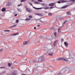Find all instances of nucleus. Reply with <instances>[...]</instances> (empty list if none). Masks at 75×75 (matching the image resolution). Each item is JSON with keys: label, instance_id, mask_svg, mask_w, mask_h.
I'll use <instances>...</instances> for the list:
<instances>
[{"label": "nucleus", "instance_id": "f257e3e1", "mask_svg": "<svg viewBox=\"0 0 75 75\" xmlns=\"http://www.w3.org/2000/svg\"><path fill=\"white\" fill-rule=\"evenodd\" d=\"M62 60H63V61H68V59H65V58L64 57H62Z\"/></svg>", "mask_w": 75, "mask_h": 75}, {"label": "nucleus", "instance_id": "f03ea898", "mask_svg": "<svg viewBox=\"0 0 75 75\" xmlns=\"http://www.w3.org/2000/svg\"><path fill=\"white\" fill-rule=\"evenodd\" d=\"M64 44L65 46L66 47H67L68 46V43H67V42H64Z\"/></svg>", "mask_w": 75, "mask_h": 75}, {"label": "nucleus", "instance_id": "7ed1b4c3", "mask_svg": "<svg viewBox=\"0 0 75 75\" xmlns=\"http://www.w3.org/2000/svg\"><path fill=\"white\" fill-rule=\"evenodd\" d=\"M54 3H52L49 4V6H54Z\"/></svg>", "mask_w": 75, "mask_h": 75}, {"label": "nucleus", "instance_id": "20e7f679", "mask_svg": "<svg viewBox=\"0 0 75 75\" xmlns=\"http://www.w3.org/2000/svg\"><path fill=\"white\" fill-rule=\"evenodd\" d=\"M33 8H35V9H36V10H39L40 9H41V8H37L35 7H34L33 6Z\"/></svg>", "mask_w": 75, "mask_h": 75}, {"label": "nucleus", "instance_id": "39448f33", "mask_svg": "<svg viewBox=\"0 0 75 75\" xmlns=\"http://www.w3.org/2000/svg\"><path fill=\"white\" fill-rule=\"evenodd\" d=\"M18 35V33H16L15 34H11V35H12V36H14L15 35Z\"/></svg>", "mask_w": 75, "mask_h": 75}, {"label": "nucleus", "instance_id": "423d86ee", "mask_svg": "<svg viewBox=\"0 0 75 75\" xmlns=\"http://www.w3.org/2000/svg\"><path fill=\"white\" fill-rule=\"evenodd\" d=\"M28 44V42L27 41H25L24 42L23 44V45H27Z\"/></svg>", "mask_w": 75, "mask_h": 75}, {"label": "nucleus", "instance_id": "0eeeda50", "mask_svg": "<svg viewBox=\"0 0 75 75\" xmlns=\"http://www.w3.org/2000/svg\"><path fill=\"white\" fill-rule=\"evenodd\" d=\"M27 11H29V12H31V10L28 8H27L26 9Z\"/></svg>", "mask_w": 75, "mask_h": 75}, {"label": "nucleus", "instance_id": "6e6552de", "mask_svg": "<svg viewBox=\"0 0 75 75\" xmlns=\"http://www.w3.org/2000/svg\"><path fill=\"white\" fill-rule=\"evenodd\" d=\"M11 65H12V63H8V65L9 66V67H11Z\"/></svg>", "mask_w": 75, "mask_h": 75}, {"label": "nucleus", "instance_id": "1a4fd4ad", "mask_svg": "<svg viewBox=\"0 0 75 75\" xmlns=\"http://www.w3.org/2000/svg\"><path fill=\"white\" fill-rule=\"evenodd\" d=\"M2 11L3 12L5 11H6V8H3L2 9Z\"/></svg>", "mask_w": 75, "mask_h": 75}, {"label": "nucleus", "instance_id": "9d476101", "mask_svg": "<svg viewBox=\"0 0 75 75\" xmlns=\"http://www.w3.org/2000/svg\"><path fill=\"white\" fill-rule=\"evenodd\" d=\"M31 19L30 18H26L25 20V21H29L31 20Z\"/></svg>", "mask_w": 75, "mask_h": 75}, {"label": "nucleus", "instance_id": "9b49d317", "mask_svg": "<svg viewBox=\"0 0 75 75\" xmlns=\"http://www.w3.org/2000/svg\"><path fill=\"white\" fill-rule=\"evenodd\" d=\"M34 3L35 4H40V2H37V1L34 2Z\"/></svg>", "mask_w": 75, "mask_h": 75}, {"label": "nucleus", "instance_id": "f8f14e48", "mask_svg": "<svg viewBox=\"0 0 75 75\" xmlns=\"http://www.w3.org/2000/svg\"><path fill=\"white\" fill-rule=\"evenodd\" d=\"M4 31L5 32H10V30H5Z\"/></svg>", "mask_w": 75, "mask_h": 75}, {"label": "nucleus", "instance_id": "ddd939ff", "mask_svg": "<svg viewBox=\"0 0 75 75\" xmlns=\"http://www.w3.org/2000/svg\"><path fill=\"white\" fill-rule=\"evenodd\" d=\"M56 42H57V41H55L53 44V46H55L56 45V44H57V43H56Z\"/></svg>", "mask_w": 75, "mask_h": 75}, {"label": "nucleus", "instance_id": "4468645a", "mask_svg": "<svg viewBox=\"0 0 75 75\" xmlns=\"http://www.w3.org/2000/svg\"><path fill=\"white\" fill-rule=\"evenodd\" d=\"M12 75H16V71H15L14 72H13L12 74Z\"/></svg>", "mask_w": 75, "mask_h": 75}, {"label": "nucleus", "instance_id": "2eb2a0df", "mask_svg": "<svg viewBox=\"0 0 75 75\" xmlns=\"http://www.w3.org/2000/svg\"><path fill=\"white\" fill-rule=\"evenodd\" d=\"M61 3H65L66 1H65L64 0H62L60 1Z\"/></svg>", "mask_w": 75, "mask_h": 75}, {"label": "nucleus", "instance_id": "dca6fc26", "mask_svg": "<svg viewBox=\"0 0 75 75\" xmlns=\"http://www.w3.org/2000/svg\"><path fill=\"white\" fill-rule=\"evenodd\" d=\"M37 15H38V16H43V15L41 14H40V13H39V14H37Z\"/></svg>", "mask_w": 75, "mask_h": 75}, {"label": "nucleus", "instance_id": "f3484780", "mask_svg": "<svg viewBox=\"0 0 75 75\" xmlns=\"http://www.w3.org/2000/svg\"><path fill=\"white\" fill-rule=\"evenodd\" d=\"M16 26H17V25H15L11 27L10 28H13L14 27H15Z\"/></svg>", "mask_w": 75, "mask_h": 75}, {"label": "nucleus", "instance_id": "a211bd4d", "mask_svg": "<svg viewBox=\"0 0 75 75\" xmlns=\"http://www.w3.org/2000/svg\"><path fill=\"white\" fill-rule=\"evenodd\" d=\"M57 60H58V61H61L62 60V57L58 58L57 59Z\"/></svg>", "mask_w": 75, "mask_h": 75}, {"label": "nucleus", "instance_id": "6ab92c4d", "mask_svg": "<svg viewBox=\"0 0 75 75\" xmlns=\"http://www.w3.org/2000/svg\"><path fill=\"white\" fill-rule=\"evenodd\" d=\"M27 0H21V2H24L25 1Z\"/></svg>", "mask_w": 75, "mask_h": 75}, {"label": "nucleus", "instance_id": "aec40b11", "mask_svg": "<svg viewBox=\"0 0 75 75\" xmlns=\"http://www.w3.org/2000/svg\"><path fill=\"white\" fill-rule=\"evenodd\" d=\"M29 18H32L33 16H29Z\"/></svg>", "mask_w": 75, "mask_h": 75}, {"label": "nucleus", "instance_id": "412c9836", "mask_svg": "<svg viewBox=\"0 0 75 75\" xmlns=\"http://www.w3.org/2000/svg\"><path fill=\"white\" fill-rule=\"evenodd\" d=\"M18 7H20V6H22V4H18Z\"/></svg>", "mask_w": 75, "mask_h": 75}, {"label": "nucleus", "instance_id": "4be33fe9", "mask_svg": "<svg viewBox=\"0 0 75 75\" xmlns=\"http://www.w3.org/2000/svg\"><path fill=\"white\" fill-rule=\"evenodd\" d=\"M38 1L39 2H42V0H38Z\"/></svg>", "mask_w": 75, "mask_h": 75}, {"label": "nucleus", "instance_id": "5701e85b", "mask_svg": "<svg viewBox=\"0 0 75 75\" xmlns=\"http://www.w3.org/2000/svg\"><path fill=\"white\" fill-rule=\"evenodd\" d=\"M57 33L56 32H55L54 33V36H55V37H56V36H57Z\"/></svg>", "mask_w": 75, "mask_h": 75}, {"label": "nucleus", "instance_id": "b1692460", "mask_svg": "<svg viewBox=\"0 0 75 75\" xmlns=\"http://www.w3.org/2000/svg\"><path fill=\"white\" fill-rule=\"evenodd\" d=\"M53 53H52V54H49V55H50V56H51L53 55Z\"/></svg>", "mask_w": 75, "mask_h": 75}, {"label": "nucleus", "instance_id": "393cba45", "mask_svg": "<svg viewBox=\"0 0 75 75\" xmlns=\"http://www.w3.org/2000/svg\"><path fill=\"white\" fill-rule=\"evenodd\" d=\"M7 4L8 6H11V3H8Z\"/></svg>", "mask_w": 75, "mask_h": 75}, {"label": "nucleus", "instance_id": "a878e982", "mask_svg": "<svg viewBox=\"0 0 75 75\" xmlns=\"http://www.w3.org/2000/svg\"><path fill=\"white\" fill-rule=\"evenodd\" d=\"M45 61V59L44 58L42 59V61Z\"/></svg>", "mask_w": 75, "mask_h": 75}, {"label": "nucleus", "instance_id": "bb28decb", "mask_svg": "<svg viewBox=\"0 0 75 75\" xmlns=\"http://www.w3.org/2000/svg\"><path fill=\"white\" fill-rule=\"evenodd\" d=\"M41 4L42 6H45V4H44L42 3Z\"/></svg>", "mask_w": 75, "mask_h": 75}, {"label": "nucleus", "instance_id": "cd10ccee", "mask_svg": "<svg viewBox=\"0 0 75 75\" xmlns=\"http://www.w3.org/2000/svg\"><path fill=\"white\" fill-rule=\"evenodd\" d=\"M67 14L69 15H70V14H71V12H68V13H67Z\"/></svg>", "mask_w": 75, "mask_h": 75}, {"label": "nucleus", "instance_id": "c85d7f7f", "mask_svg": "<svg viewBox=\"0 0 75 75\" xmlns=\"http://www.w3.org/2000/svg\"><path fill=\"white\" fill-rule=\"evenodd\" d=\"M67 6H64L63 8H67Z\"/></svg>", "mask_w": 75, "mask_h": 75}, {"label": "nucleus", "instance_id": "c756f323", "mask_svg": "<svg viewBox=\"0 0 75 75\" xmlns=\"http://www.w3.org/2000/svg\"><path fill=\"white\" fill-rule=\"evenodd\" d=\"M48 15L49 16H52V14H51V13H50L48 14Z\"/></svg>", "mask_w": 75, "mask_h": 75}, {"label": "nucleus", "instance_id": "7c9ffc66", "mask_svg": "<svg viewBox=\"0 0 75 75\" xmlns=\"http://www.w3.org/2000/svg\"><path fill=\"white\" fill-rule=\"evenodd\" d=\"M16 23H18V20H17L16 21Z\"/></svg>", "mask_w": 75, "mask_h": 75}, {"label": "nucleus", "instance_id": "2f4dec72", "mask_svg": "<svg viewBox=\"0 0 75 75\" xmlns=\"http://www.w3.org/2000/svg\"><path fill=\"white\" fill-rule=\"evenodd\" d=\"M61 28H59L58 29V32H59V33H60V32H59V30H61Z\"/></svg>", "mask_w": 75, "mask_h": 75}, {"label": "nucleus", "instance_id": "473e14b6", "mask_svg": "<svg viewBox=\"0 0 75 75\" xmlns=\"http://www.w3.org/2000/svg\"><path fill=\"white\" fill-rule=\"evenodd\" d=\"M28 3L30 4V5H31V6H33V4H32V3H31L30 2H28Z\"/></svg>", "mask_w": 75, "mask_h": 75}, {"label": "nucleus", "instance_id": "72a5a7b5", "mask_svg": "<svg viewBox=\"0 0 75 75\" xmlns=\"http://www.w3.org/2000/svg\"><path fill=\"white\" fill-rule=\"evenodd\" d=\"M48 8H49V7H45L46 9H48Z\"/></svg>", "mask_w": 75, "mask_h": 75}, {"label": "nucleus", "instance_id": "f704fd0d", "mask_svg": "<svg viewBox=\"0 0 75 75\" xmlns=\"http://www.w3.org/2000/svg\"><path fill=\"white\" fill-rule=\"evenodd\" d=\"M18 11H21V10L20 9H18Z\"/></svg>", "mask_w": 75, "mask_h": 75}, {"label": "nucleus", "instance_id": "c9c22d12", "mask_svg": "<svg viewBox=\"0 0 75 75\" xmlns=\"http://www.w3.org/2000/svg\"><path fill=\"white\" fill-rule=\"evenodd\" d=\"M0 68H5V67H0Z\"/></svg>", "mask_w": 75, "mask_h": 75}, {"label": "nucleus", "instance_id": "e433bc0d", "mask_svg": "<svg viewBox=\"0 0 75 75\" xmlns=\"http://www.w3.org/2000/svg\"><path fill=\"white\" fill-rule=\"evenodd\" d=\"M54 8V7L53 6H51V7H50V8L51 9V8Z\"/></svg>", "mask_w": 75, "mask_h": 75}, {"label": "nucleus", "instance_id": "4c0bfd02", "mask_svg": "<svg viewBox=\"0 0 75 75\" xmlns=\"http://www.w3.org/2000/svg\"><path fill=\"white\" fill-rule=\"evenodd\" d=\"M71 1H72V2H74L75 1V0H71Z\"/></svg>", "mask_w": 75, "mask_h": 75}, {"label": "nucleus", "instance_id": "58836bf2", "mask_svg": "<svg viewBox=\"0 0 75 75\" xmlns=\"http://www.w3.org/2000/svg\"><path fill=\"white\" fill-rule=\"evenodd\" d=\"M61 1H59L58 2V3H61Z\"/></svg>", "mask_w": 75, "mask_h": 75}, {"label": "nucleus", "instance_id": "ea45409f", "mask_svg": "<svg viewBox=\"0 0 75 75\" xmlns=\"http://www.w3.org/2000/svg\"><path fill=\"white\" fill-rule=\"evenodd\" d=\"M61 41L62 42V41H64V39H62L61 40Z\"/></svg>", "mask_w": 75, "mask_h": 75}, {"label": "nucleus", "instance_id": "a19ab883", "mask_svg": "<svg viewBox=\"0 0 75 75\" xmlns=\"http://www.w3.org/2000/svg\"><path fill=\"white\" fill-rule=\"evenodd\" d=\"M25 8H26V9H27V6H25Z\"/></svg>", "mask_w": 75, "mask_h": 75}, {"label": "nucleus", "instance_id": "79ce46f5", "mask_svg": "<svg viewBox=\"0 0 75 75\" xmlns=\"http://www.w3.org/2000/svg\"><path fill=\"white\" fill-rule=\"evenodd\" d=\"M32 1L33 2H34V1H35V0H32Z\"/></svg>", "mask_w": 75, "mask_h": 75}, {"label": "nucleus", "instance_id": "37998d69", "mask_svg": "<svg viewBox=\"0 0 75 75\" xmlns=\"http://www.w3.org/2000/svg\"><path fill=\"white\" fill-rule=\"evenodd\" d=\"M3 51V49H1V50H0V52L1 51Z\"/></svg>", "mask_w": 75, "mask_h": 75}, {"label": "nucleus", "instance_id": "c03bdc74", "mask_svg": "<svg viewBox=\"0 0 75 75\" xmlns=\"http://www.w3.org/2000/svg\"><path fill=\"white\" fill-rule=\"evenodd\" d=\"M38 27H40V25H38L37 26Z\"/></svg>", "mask_w": 75, "mask_h": 75}, {"label": "nucleus", "instance_id": "a18cd8bd", "mask_svg": "<svg viewBox=\"0 0 75 75\" xmlns=\"http://www.w3.org/2000/svg\"><path fill=\"white\" fill-rule=\"evenodd\" d=\"M58 75H61V73H59L58 74Z\"/></svg>", "mask_w": 75, "mask_h": 75}, {"label": "nucleus", "instance_id": "49530a36", "mask_svg": "<svg viewBox=\"0 0 75 75\" xmlns=\"http://www.w3.org/2000/svg\"><path fill=\"white\" fill-rule=\"evenodd\" d=\"M17 16V14H16L15 15V16L16 17V16Z\"/></svg>", "mask_w": 75, "mask_h": 75}, {"label": "nucleus", "instance_id": "de8ad7c7", "mask_svg": "<svg viewBox=\"0 0 75 75\" xmlns=\"http://www.w3.org/2000/svg\"><path fill=\"white\" fill-rule=\"evenodd\" d=\"M40 22H42V21L41 20H40Z\"/></svg>", "mask_w": 75, "mask_h": 75}, {"label": "nucleus", "instance_id": "09e8293b", "mask_svg": "<svg viewBox=\"0 0 75 75\" xmlns=\"http://www.w3.org/2000/svg\"><path fill=\"white\" fill-rule=\"evenodd\" d=\"M34 29H36V27H35L34 28Z\"/></svg>", "mask_w": 75, "mask_h": 75}, {"label": "nucleus", "instance_id": "8fccbe9b", "mask_svg": "<svg viewBox=\"0 0 75 75\" xmlns=\"http://www.w3.org/2000/svg\"><path fill=\"white\" fill-rule=\"evenodd\" d=\"M21 75H26L25 74H21Z\"/></svg>", "mask_w": 75, "mask_h": 75}, {"label": "nucleus", "instance_id": "3c124183", "mask_svg": "<svg viewBox=\"0 0 75 75\" xmlns=\"http://www.w3.org/2000/svg\"><path fill=\"white\" fill-rule=\"evenodd\" d=\"M48 50L47 51V52L46 53V54H47V53H48Z\"/></svg>", "mask_w": 75, "mask_h": 75}, {"label": "nucleus", "instance_id": "603ef678", "mask_svg": "<svg viewBox=\"0 0 75 75\" xmlns=\"http://www.w3.org/2000/svg\"><path fill=\"white\" fill-rule=\"evenodd\" d=\"M65 24V22H64L63 24Z\"/></svg>", "mask_w": 75, "mask_h": 75}, {"label": "nucleus", "instance_id": "864d4df0", "mask_svg": "<svg viewBox=\"0 0 75 75\" xmlns=\"http://www.w3.org/2000/svg\"><path fill=\"white\" fill-rule=\"evenodd\" d=\"M29 63H30V64H31V62H29Z\"/></svg>", "mask_w": 75, "mask_h": 75}]
</instances>
